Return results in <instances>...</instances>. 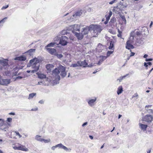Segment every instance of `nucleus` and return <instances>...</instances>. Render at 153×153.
<instances>
[{"label": "nucleus", "mask_w": 153, "mask_h": 153, "mask_svg": "<svg viewBox=\"0 0 153 153\" xmlns=\"http://www.w3.org/2000/svg\"><path fill=\"white\" fill-rule=\"evenodd\" d=\"M39 62V59L36 58H35L30 61L27 66L28 67L31 66L32 68L34 69L31 71V73H34L38 70L40 66Z\"/></svg>", "instance_id": "f257e3e1"}, {"label": "nucleus", "mask_w": 153, "mask_h": 153, "mask_svg": "<svg viewBox=\"0 0 153 153\" xmlns=\"http://www.w3.org/2000/svg\"><path fill=\"white\" fill-rule=\"evenodd\" d=\"M10 125L8 123H4L3 120L0 119V130L2 132H6L7 133H9V131L8 130Z\"/></svg>", "instance_id": "f03ea898"}, {"label": "nucleus", "mask_w": 153, "mask_h": 153, "mask_svg": "<svg viewBox=\"0 0 153 153\" xmlns=\"http://www.w3.org/2000/svg\"><path fill=\"white\" fill-rule=\"evenodd\" d=\"M134 37L133 36H130L129 39L126 43V48L128 50H130V48H134V47L133 45L135 44L136 42L134 40Z\"/></svg>", "instance_id": "7ed1b4c3"}, {"label": "nucleus", "mask_w": 153, "mask_h": 153, "mask_svg": "<svg viewBox=\"0 0 153 153\" xmlns=\"http://www.w3.org/2000/svg\"><path fill=\"white\" fill-rule=\"evenodd\" d=\"M93 26L92 27L93 32L92 33H94L93 36L96 37L98 34L100 33L102 30L101 27L100 26L98 25H92Z\"/></svg>", "instance_id": "20e7f679"}, {"label": "nucleus", "mask_w": 153, "mask_h": 153, "mask_svg": "<svg viewBox=\"0 0 153 153\" xmlns=\"http://www.w3.org/2000/svg\"><path fill=\"white\" fill-rule=\"evenodd\" d=\"M121 4H119L116 7H114V12L116 13L119 14L121 13L122 10H123V8H126L127 7V6H125L121 5L120 6Z\"/></svg>", "instance_id": "39448f33"}, {"label": "nucleus", "mask_w": 153, "mask_h": 153, "mask_svg": "<svg viewBox=\"0 0 153 153\" xmlns=\"http://www.w3.org/2000/svg\"><path fill=\"white\" fill-rule=\"evenodd\" d=\"M141 30L140 27H139L138 29L135 30L134 31H132L130 33V36H133L136 38V36H140L142 34V32L140 30Z\"/></svg>", "instance_id": "423d86ee"}, {"label": "nucleus", "mask_w": 153, "mask_h": 153, "mask_svg": "<svg viewBox=\"0 0 153 153\" xmlns=\"http://www.w3.org/2000/svg\"><path fill=\"white\" fill-rule=\"evenodd\" d=\"M59 69L60 72H61L60 75L62 77H64L67 75V73L65 71V68L64 66L60 65L59 66Z\"/></svg>", "instance_id": "0eeeda50"}, {"label": "nucleus", "mask_w": 153, "mask_h": 153, "mask_svg": "<svg viewBox=\"0 0 153 153\" xmlns=\"http://www.w3.org/2000/svg\"><path fill=\"white\" fill-rule=\"evenodd\" d=\"M11 82L10 79H2L0 80V85L3 86H7Z\"/></svg>", "instance_id": "6e6552de"}, {"label": "nucleus", "mask_w": 153, "mask_h": 153, "mask_svg": "<svg viewBox=\"0 0 153 153\" xmlns=\"http://www.w3.org/2000/svg\"><path fill=\"white\" fill-rule=\"evenodd\" d=\"M60 73V70L59 69V66L58 68H56L52 71V75L53 76L56 77V78L60 80V77L59 74Z\"/></svg>", "instance_id": "1a4fd4ad"}, {"label": "nucleus", "mask_w": 153, "mask_h": 153, "mask_svg": "<svg viewBox=\"0 0 153 153\" xmlns=\"http://www.w3.org/2000/svg\"><path fill=\"white\" fill-rule=\"evenodd\" d=\"M0 65L6 68H8L9 65L8 63V60L3 58L0 59Z\"/></svg>", "instance_id": "9d476101"}, {"label": "nucleus", "mask_w": 153, "mask_h": 153, "mask_svg": "<svg viewBox=\"0 0 153 153\" xmlns=\"http://www.w3.org/2000/svg\"><path fill=\"white\" fill-rule=\"evenodd\" d=\"M68 38L66 36H62L60 39L59 43L62 45H66L68 43Z\"/></svg>", "instance_id": "9b49d317"}, {"label": "nucleus", "mask_w": 153, "mask_h": 153, "mask_svg": "<svg viewBox=\"0 0 153 153\" xmlns=\"http://www.w3.org/2000/svg\"><path fill=\"white\" fill-rule=\"evenodd\" d=\"M153 117L151 115H147L145 116L143 119V120L147 122L151 123L152 121Z\"/></svg>", "instance_id": "f8f14e48"}, {"label": "nucleus", "mask_w": 153, "mask_h": 153, "mask_svg": "<svg viewBox=\"0 0 153 153\" xmlns=\"http://www.w3.org/2000/svg\"><path fill=\"white\" fill-rule=\"evenodd\" d=\"M70 28L72 32L74 33L75 31H79L80 28V26L77 24H75L70 26Z\"/></svg>", "instance_id": "ddd939ff"}, {"label": "nucleus", "mask_w": 153, "mask_h": 153, "mask_svg": "<svg viewBox=\"0 0 153 153\" xmlns=\"http://www.w3.org/2000/svg\"><path fill=\"white\" fill-rule=\"evenodd\" d=\"M49 84V81L48 79H45L42 80L41 81L38 82L37 85H48Z\"/></svg>", "instance_id": "4468645a"}, {"label": "nucleus", "mask_w": 153, "mask_h": 153, "mask_svg": "<svg viewBox=\"0 0 153 153\" xmlns=\"http://www.w3.org/2000/svg\"><path fill=\"white\" fill-rule=\"evenodd\" d=\"M152 105H148L146 106L145 109L147 113L153 115V110L151 109Z\"/></svg>", "instance_id": "2eb2a0df"}, {"label": "nucleus", "mask_w": 153, "mask_h": 153, "mask_svg": "<svg viewBox=\"0 0 153 153\" xmlns=\"http://www.w3.org/2000/svg\"><path fill=\"white\" fill-rule=\"evenodd\" d=\"M47 51L52 55H55L56 52V50L53 48H46Z\"/></svg>", "instance_id": "dca6fc26"}, {"label": "nucleus", "mask_w": 153, "mask_h": 153, "mask_svg": "<svg viewBox=\"0 0 153 153\" xmlns=\"http://www.w3.org/2000/svg\"><path fill=\"white\" fill-rule=\"evenodd\" d=\"M56 146L57 147H58L59 148H62L67 151L70 152L71 150V149H68L67 147L63 146L61 143L57 145H56Z\"/></svg>", "instance_id": "f3484780"}, {"label": "nucleus", "mask_w": 153, "mask_h": 153, "mask_svg": "<svg viewBox=\"0 0 153 153\" xmlns=\"http://www.w3.org/2000/svg\"><path fill=\"white\" fill-rule=\"evenodd\" d=\"M90 30L89 27H86L82 28L81 31V33L83 35L87 34Z\"/></svg>", "instance_id": "a211bd4d"}, {"label": "nucleus", "mask_w": 153, "mask_h": 153, "mask_svg": "<svg viewBox=\"0 0 153 153\" xmlns=\"http://www.w3.org/2000/svg\"><path fill=\"white\" fill-rule=\"evenodd\" d=\"M96 98H95L94 99H91L87 101L89 105L91 106H92L94 105V103L96 101Z\"/></svg>", "instance_id": "6ab92c4d"}, {"label": "nucleus", "mask_w": 153, "mask_h": 153, "mask_svg": "<svg viewBox=\"0 0 153 153\" xmlns=\"http://www.w3.org/2000/svg\"><path fill=\"white\" fill-rule=\"evenodd\" d=\"M75 34L78 39L81 40L83 38L84 35L82 34V33H75Z\"/></svg>", "instance_id": "aec40b11"}, {"label": "nucleus", "mask_w": 153, "mask_h": 153, "mask_svg": "<svg viewBox=\"0 0 153 153\" xmlns=\"http://www.w3.org/2000/svg\"><path fill=\"white\" fill-rule=\"evenodd\" d=\"M140 128L143 131H144L146 130L147 125L143 124L141 123L139 124Z\"/></svg>", "instance_id": "412c9836"}, {"label": "nucleus", "mask_w": 153, "mask_h": 153, "mask_svg": "<svg viewBox=\"0 0 153 153\" xmlns=\"http://www.w3.org/2000/svg\"><path fill=\"white\" fill-rule=\"evenodd\" d=\"M14 59L15 60H18L20 61H24L26 60V58L25 56H22L16 57Z\"/></svg>", "instance_id": "4be33fe9"}, {"label": "nucleus", "mask_w": 153, "mask_h": 153, "mask_svg": "<svg viewBox=\"0 0 153 153\" xmlns=\"http://www.w3.org/2000/svg\"><path fill=\"white\" fill-rule=\"evenodd\" d=\"M100 59L97 63V64L98 65H100L101 64L102 62L107 58V57L104 56H100Z\"/></svg>", "instance_id": "5701e85b"}, {"label": "nucleus", "mask_w": 153, "mask_h": 153, "mask_svg": "<svg viewBox=\"0 0 153 153\" xmlns=\"http://www.w3.org/2000/svg\"><path fill=\"white\" fill-rule=\"evenodd\" d=\"M140 28L141 30H142V31H141L142 33H143V34L146 35L148 31L147 28L145 27H143Z\"/></svg>", "instance_id": "b1692460"}, {"label": "nucleus", "mask_w": 153, "mask_h": 153, "mask_svg": "<svg viewBox=\"0 0 153 153\" xmlns=\"http://www.w3.org/2000/svg\"><path fill=\"white\" fill-rule=\"evenodd\" d=\"M137 40H136V42L135 44L137 45L140 46L142 45L143 43V41L141 39H138L137 38H136Z\"/></svg>", "instance_id": "393cba45"}, {"label": "nucleus", "mask_w": 153, "mask_h": 153, "mask_svg": "<svg viewBox=\"0 0 153 153\" xmlns=\"http://www.w3.org/2000/svg\"><path fill=\"white\" fill-rule=\"evenodd\" d=\"M19 150H21L25 152H27L28 151V149L27 148H26L25 146H24L22 145H21L19 146Z\"/></svg>", "instance_id": "a878e982"}, {"label": "nucleus", "mask_w": 153, "mask_h": 153, "mask_svg": "<svg viewBox=\"0 0 153 153\" xmlns=\"http://www.w3.org/2000/svg\"><path fill=\"white\" fill-rule=\"evenodd\" d=\"M53 65L52 64H49L46 65V68L48 71H51L53 68Z\"/></svg>", "instance_id": "bb28decb"}, {"label": "nucleus", "mask_w": 153, "mask_h": 153, "mask_svg": "<svg viewBox=\"0 0 153 153\" xmlns=\"http://www.w3.org/2000/svg\"><path fill=\"white\" fill-rule=\"evenodd\" d=\"M35 51V49H31L28 51L26 53L31 55L33 53H34Z\"/></svg>", "instance_id": "cd10ccee"}, {"label": "nucleus", "mask_w": 153, "mask_h": 153, "mask_svg": "<svg viewBox=\"0 0 153 153\" xmlns=\"http://www.w3.org/2000/svg\"><path fill=\"white\" fill-rule=\"evenodd\" d=\"M82 14V13L81 12V11H80L77 12L75 14L73 15L72 16L75 17L76 16H80Z\"/></svg>", "instance_id": "c85d7f7f"}, {"label": "nucleus", "mask_w": 153, "mask_h": 153, "mask_svg": "<svg viewBox=\"0 0 153 153\" xmlns=\"http://www.w3.org/2000/svg\"><path fill=\"white\" fill-rule=\"evenodd\" d=\"M38 77L40 79L45 78H46V76L43 74H39L38 75Z\"/></svg>", "instance_id": "c756f323"}, {"label": "nucleus", "mask_w": 153, "mask_h": 153, "mask_svg": "<svg viewBox=\"0 0 153 153\" xmlns=\"http://www.w3.org/2000/svg\"><path fill=\"white\" fill-rule=\"evenodd\" d=\"M123 88L122 86H120L118 88L117 93L118 95L120 94L123 91Z\"/></svg>", "instance_id": "7c9ffc66"}, {"label": "nucleus", "mask_w": 153, "mask_h": 153, "mask_svg": "<svg viewBox=\"0 0 153 153\" xmlns=\"http://www.w3.org/2000/svg\"><path fill=\"white\" fill-rule=\"evenodd\" d=\"M120 16L123 21V23L126 24V21L125 16L121 15Z\"/></svg>", "instance_id": "2f4dec72"}, {"label": "nucleus", "mask_w": 153, "mask_h": 153, "mask_svg": "<svg viewBox=\"0 0 153 153\" xmlns=\"http://www.w3.org/2000/svg\"><path fill=\"white\" fill-rule=\"evenodd\" d=\"M81 66H83L84 67L88 65V63L86 62V60H84L83 61L81 62Z\"/></svg>", "instance_id": "473e14b6"}, {"label": "nucleus", "mask_w": 153, "mask_h": 153, "mask_svg": "<svg viewBox=\"0 0 153 153\" xmlns=\"http://www.w3.org/2000/svg\"><path fill=\"white\" fill-rule=\"evenodd\" d=\"M55 44V43L51 42L45 46V48H48L49 47H53Z\"/></svg>", "instance_id": "72a5a7b5"}, {"label": "nucleus", "mask_w": 153, "mask_h": 153, "mask_svg": "<svg viewBox=\"0 0 153 153\" xmlns=\"http://www.w3.org/2000/svg\"><path fill=\"white\" fill-rule=\"evenodd\" d=\"M36 95V93H31V94H30L29 95V96L28 99H32V98H33L34 96H35Z\"/></svg>", "instance_id": "f704fd0d"}, {"label": "nucleus", "mask_w": 153, "mask_h": 153, "mask_svg": "<svg viewBox=\"0 0 153 153\" xmlns=\"http://www.w3.org/2000/svg\"><path fill=\"white\" fill-rule=\"evenodd\" d=\"M6 68H7L0 65V73H3L4 72V71Z\"/></svg>", "instance_id": "c9c22d12"}, {"label": "nucleus", "mask_w": 153, "mask_h": 153, "mask_svg": "<svg viewBox=\"0 0 153 153\" xmlns=\"http://www.w3.org/2000/svg\"><path fill=\"white\" fill-rule=\"evenodd\" d=\"M6 69L4 71V72L2 73L4 75H6V76H9L10 75V73L9 71H5Z\"/></svg>", "instance_id": "e433bc0d"}, {"label": "nucleus", "mask_w": 153, "mask_h": 153, "mask_svg": "<svg viewBox=\"0 0 153 153\" xmlns=\"http://www.w3.org/2000/svg\"><path fill=\"white\" fill-rule=\"evenodd\" d=\"M112 15V12L110 11L109 12V15L107 16H105L106 17V19L109 20Z\"/></svg>", "instance_id": "4c0bfd02"}, {"label": "nucleus", "mask_w": 153, "mask_h": 153, "mask_svg": "<svg viewBox=\"0 0 153 153\" xmlns=\"http://www.w3.org/2000/svg\"><path fill=\"white\" fill-rule=\"evenodd\" d=\"M152 64L151 62H145L144 63V66H145L146 68V69H147V67L148 65H151Z\"/></svg>", "instance_id": "58836bf2"}, {"label": "nucleus", "mask_w": 153, "mask_h": 153, "mask_svg": "<svg viewBox=\"0 0 153 153\" xmlns=\"http://www.w3.org/2000/svg\"><path fill=\"white\" fill-rule=\"evenodd\" d=\"M114 47V44L111 41V42L110 46L108 47V48L109 49H113V48Z\"/></svg>", "instance_id": "ea45409f"}, {"label": "nucleus", "mask_w": 153, "mask_h": 153, "mask_svg": "<svg viewBox=\"0 0 153 153\" xmlns=\"http://www.w3.org/2000/svg\"><path fill=\"white\" fill-rule=\"evenodd\" d=\"M35 138L37 140L41 141L42 139L41 138V136L39 135H36V136Z\"/></svg>", "instance_id": "a19ab883"}, {"label": "nucleus", "mask_w": 153, "mask_h": 153, "mask_svg": "<svg viewBox=\"0 0 153 153\" xmlns=\"http://www.w3.org/2000/svg\"><path fill=\"white\" fill-rule=\"evenodd\" d=\"M55 56H56L59 58H61L63 57V55L62 54H58L56 52Z\"/></svg>", "instance_id": "79ce46f5"}, {"label": "nucleus", "mask_w": 153, "mask_h": 153, "mask_svg": "<svg viewBox=\"0 0 153 153\" xmlns=\"http://www.w3.org/2000/svg\"><path fill=\"white\" fill-rule=\"evenodd\" d=\"M128 75V74H127L125 76L120 77L118 79V80H119L120 82H121L123 78L125 77L126 76H127Z\"/></svg>", "instance_id": "37998d69"}, {"label": "nucleus", "mask_w": 153, "mask_h": 153, "mask_svg": "<svg viewBox=\"0 0 153 153\" xmlns=\"http://www.w3.org/2000/svg\"><path fill=\"white\" fill-rule=\"evenodd\" d=\"M50 141H51V140L50 139H49L48 140H45L43 139H42L41 142L43 141L45 143H47L50 142Z\"/></svg>", "instance_id": "c03bdc74"}, {"label": "nucleus", "mask_w": 153, "mask_h": 153, "mask_svg": "<svg viewBox=\"0 0 153 153\" xmlns=\"http://www.w3.org/2000/svg\"><path fill=\"white\" fill-rule=\"evenodd\" d=\"M138 97V95L137 93H135L132 96V98H135L137 99Z\"/></svg>", "instance_id": "a18cd8bd"}, {"label": "nucleus", "mask_w": 153, "mask_h": 153, "mask_svg": "<svg viewBox=\"0 0 153 153\" xmlns=\"http://www.w3.org/2000/svg\"><path fill=\"white\" fill-rule=\"evenodd\" d=\"M113 52V51H108L107 52V56H109L111 54H112Z\"/></svg>", "instance_id": "49530a36"}, {"label": "nucleus", "mask_w": 153, "mask_h": 153, "mask_svg": "<svg viewBox=\"0 0 153 153\" xmlns=\"http://www.w3.org/2000/svg\"><path fill=\"white\" fill-rule=\"evenodd\" d=\"M7 17H5L1 21H0V23H4L5 22V20L7 19Z\"/></svg>", "instance_id": "de8ad7c7"}, {"label": "nucleus", "mask_w": 153, "mask_h": 153, "mask_svg": "<svg viewBox=\"0 0 153 153\" xmlns=\"http://www.w3.org/2000/svg\"><path fill=\"white\" fill-rule=\"evenodd\" d=\"M118 32L119 33L117 34V36L119 37H120L122 36V35H121L122 32H121V31H120L119 30H118Z\"/></svg>", "instance_id": "09e8293b"}, {"label": "nucleus", "mask_w": 153, "mask_h": 153, "mask_svg": "<svg viewBox=\"0 0 153 153\" xmlns=\"http://www.w3.org/2000/svg\"><path fill=\"white\" fill-rule=\"evenodd\" d=\"M15 133H16V136H19V138H20L22 137V136L19 134V133L17 131H15Z\"/></svg>", "instance_id": "8fccbe9b"}, {"label": "nucleus", "mask_w": 153, "mask_h": 153, "mask_svg": "<svg viewBox=\"0 0 153 153\" xmlns=\"http://www.w3.org/2000/svg\"><path fill=\"white\" fill-rule=\"evenodd\" d=\"M77 64H72L70 66V67H78Z\"/></svg>", "instance_id": "3c124183"}, {"label": "nucleus", "mask_w": 153, "mask_h": 153, "mask_svg": "<svg viewBox=\"0 0 153 153\" xmlns=\"http://www.w3.org/2000/svg\"><path fill=\"white\" fill-rule=\"evenodd\" d=\"M117 2V0H114L110 2H109V4H112L113 3Z\"/></svg>", "instance_id": "603ef678"}, {"label": "nucleus", "mask_w": 153, "mask_h": 153, "mask_svg": "<svg viewBox=\"0 0 153 153\" xmlns=\"http://www.w3.org/2000/svg\"><path fill=\"white\" fill-rule=\"evenodd\" d=\"M61 34L62 35H65V34H66L67 33V32L65 30H62L61 33Z\"/></svg>", "instance_id": "864d4df0"}, {"label": "nucleus", "mask_w": 153, "mask_h": 153, "mask_svg": "<svg viewBox=\"0 0 153 153\" xmlns=\"http://www.w3.org/2000/svg\"><path fill=\"white\" fill-rule=\"evenodd\" d=\"M81 61H78L77 62V63L76 64H77L78 65H77L78 67L79 66H81Z\"/></svg>", "instance_id": "5fc2aeb1"}, {"label": "nucleus", "mask_w": 153, "mask_h": 153, "mask_svg": "<svg viewBox=\"0 0 153 153\" xmlns=\"http://www.w3.org/2000/svg\"><path fill=\"white\" fill-rule=\"evenodd\" d=\"M8 7V5H7L6 6H3L1 8L2 10L5 9L7 8Z\"/></svg>", "instance_id": "6e6d98bb"}, {"label": "nucleus", "mask_w": 153, "mask_h": 153, "mask_svg": "<svg viewBox=\"0 0 153 153\" xmlns=\"http://www.w3.org/2000/svg\"><path fill=\"white\" fill-rule=\"evenodd\" d=\"M12 120V119L11 118H8L7 119V121L8 122H11Z\"/></svg>", "instance_id": "4d7b16f0"}, {"label": "nucleus", "mask_w": 153, "mask_h": 153, "mask_svg": "<svg viewBox=\"0 0 153 153\" xmlns=\"http://www.w3.org/2000/svg\"><path fill=\"white\" fill-rule=\"evenodd\" d=\"M152 60V59L151 58L150 59H146V61L147 62H148L149 61H151Z\"/></svg>", "instance_id": "13d9d810"}, {"label": "nucleus", "mask_w": 153, "mask_h": 153, "mask_svg": "<svg viewBox=\"0 0 153 153\" xmlns=\"http://www.w3.org/2000/svg\"><path fill=\"white\" fill-rule=\"evenodd\" d=\"M19 146H18V147H17V146L13 147V149L15 150H19Z\"/></svg>", "instance_id": "bf43d9fd"}, {"label": "nucleus", "mask_w": 153, "mask_h": 153, "mask_svg": "<svg viewBox=\"0 0 153 153\" xmlns=\"http://www.w3.org/2000/svg\"><path fill=\"white\" fill-rule=\"evenodd\" d=\"M22 78V77L20 76H18L16 78V79H21Z\"/></svg>", "instance_id": "052dcab7"}, {"label": "nucleus", "mask_w": 153, "mask_h": 153, "mask_svg": "<svg viewBox=\"0 0 153 153\" xmlns=\"http://www.w3.org/2000/svg\"><path fill=\"white\" fill-rule=\"evenodd\" d=\"M56 147H57L56 146V145L55 146H53V147H52L51 149H52L53 150H55V148Z\"/></svg>", "instance_id": "680f3d73"}, {"label": "nucleus", "mask_w": 153, "mask_h": 153, "mask_svg": "<svg viewBox=\"0 0 153 153\" xmlns=\"http://www.w3.org/2000/svg\"><path fill=\"white\" fill-rule=\"evenodd\" d=\"M68 21H72L73 20V18L71 17L69 19H68Z\"/></svg>", "instance_id": "e2e57ef3"}, {"label": "nucleus", "mask_w": 153, "mask_h": 153, "mask_svg": "<svg viewBox=\"0 0 153 153\" xmlns=\"http://www.w3.org/2000/svg\"><path fill=\"white\" fill-rule=\"evenodd\" d=\"M87 123H87V122L84 123L82 124V126L83 127H84V126H85V125H87Z\"/></svg>", "instance_id": "0e129e2a"}, {"label": "nucleus", "mask_w": 153, "mask_h": 153, "mask_svg": "<svg viewBox=\"0 0 153 153\" xmlns=\"http://www.w3.org/2000/svg\"><path fill=\"white\" fill-rule=\"evenodd\" d=\"M135 54V53H133V52H131V55H130V56H133Z\"/></svg>", "instance_id": "69168bd1"}, {"label": "nucleus", "mask_w": 153, "mask_h": 153, "mask_svg": "<svg viewBox=\"0 0 153 153\" xmlns=\"http://www.w3.org/2000/svg\"><path fill=\"white\" fill-rule=\"evenodd\" d=\"M106 21H105L104 22V24L105 25L107 24L108 22V21L109 20H107V19H106Z\"/></svg>", "instance_id": "338daca9"}, {"label": "nucleus", "mask_w": 153, "mask_h": 153, "mask_svg": "<svg viewBox=\"0 0 153 153\" xmlns=\"http://www.w3.org/2000/svg\"><path fill=\"white\" fill-rule=\"evenodd\" d=\"M39 102L40 103H41V104H42L44 102L43 100H41L40 101H39Z\"/></svg>", "instance_id": "774afa93"}]
</instances>
